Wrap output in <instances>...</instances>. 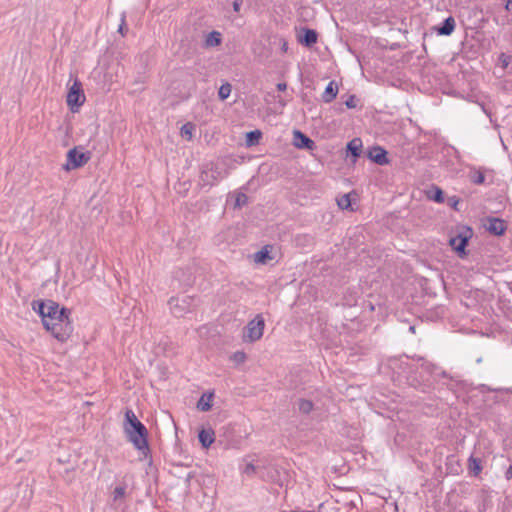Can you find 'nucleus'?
I'll return each mask as SVG.
<instances>
[{"label":"nucleus","instance_id":"6e6552de","mask_svg":"<svg viewBox=\"0 0 512 512\" xmlns=\"http://www.w3.org/2000/svg\"><path fill=\"white\" fill-rule=\"evenodd\" d=\"M66 101L72 111H75L74 107H80L85 102V95L79 80H75L70 87Z\"/></svg>","mask_w":512,"mask_h":512},{"label":"nucleus","instance_id":"a211bd4d","mask_svg":"<svg viewBox=\"0 0 512 512\" xmlns=\"http://www.w3.org/2000/svg\"><path fill=\"white\" fill-rule=\"evenodd\" d=\"M455 29V20L452 16L447 17L440 26L436 28L439 35L449 36Z\"/></svg>","mask_w":512,"mask_h":512},{"label":"nucleus","instance_id":"f8f14e48","mask_svg":"<svg viewBox=\"0 0 512 512\" xmlns=\"http://www.w3.org/2000/svg\"><path fill=\"white\" fill-rule=\"evenodd\" d=\"M488 225L486 226L487 231L495 236H502L507 230L506 222L501 218L489 217L487 219Z\"/></svg>","mask_w":512,"mask_h":512},{"label":"nucleus","instance_id":"1a4fd4ad","mask_svg":"<svg viewBox=\"0 0 512 512\" xmlns=\"http://www.w3.org/2000/svg\"><path fill=\"white\" fill-rule=\"evenodd\" d=\"M471 233L472 230L468 228L465 233H458L456 236L451 237L449 240L450 246L455 252L458 253L460 257L466 255L465 248L468 245Z\"/></svg>","mask_w":512,"mask_h":512},{"label":"nucleus","instance_id":"a878e982","mask_svg":"<svg viewBox=\"0 0 512 512\" xmlns=\"http://www.w3.org/2000/svg\"><path fill=\"white\" fill-rule=\"evenodd\" d=\"M298 409L302 414H309L313 409V403L308 399H299Z\"/></svg>","mask_w":512,"mask_h":512},{"label":"nucleus","instance_id":"a18cd8bd","mask_svg":"<svg viewBox=\"0 0 512 512\" xmlns=\"http://www.w3.org/2000/svg\"><path fill=\"white\" fill-rule=\"evenodd\" d=\"M409 329H410V331H414L415 328H414V326H410Z\"/></svg>","mask_w":512,"mask_h":512},{"label":"nucleus","instance_id":"b1692460","mask_svg":"<svg viewBox=\"0 0 512 512\" xmlns=\"http://www.w3.org/2000/svg\"><path fill=\"white\" fill-rule=\"evenodd\" d=\"M469 179L473 184L481 185L485 182V175L480 169H474L469 173Z\"/></svg>","mask_w":512,"mask_h":512},{"label":"nucleus","instance_id":"aec40b11","mask_svg":"<svg viewBox=\"0 0 512 512\" xmlns=\"http://www.w3.org/2000/svg\"><path fill=\"white\" fill-rule=\"evenodd\" d=\"M337 93H338L337 84L334 81H330L322 94V100L325 103H330L336 98Z\"/></svg>","mask_w":512,"mask_h":512},{"label":"nucleus","instance_id":"bb28decb","mask_svg":"<svg viewBox=\"0 0 512 512\" xmlns=\"http://www.w3.org/2000/svg\"><path fill=\"white\" fill-rule=\"evenodd\" d=\"M254 259L256 262L262 264H265L268 259H271L270 251L267 249V246L256 252Z\"/></svg>","mask_w":512,"mask_h":512},{"label":"nucleus","instance_id":"4468645a","mask_svg":"<svg viewBox=\"0 0 512 512\" xmlns=\"http://www.w3.org/2000/svg\"><path fill=\"white\" fill-rule=\"evenodd\" d=\"M111 499L114 503H123L128 495V483L126 479L119 481L111 491Z\"/></svg>","mask_w":512,"mask_h":512},{"label":"nucleus","instance_id":"c9c22d12","mask_svg":"<svg viewBox=\"0 0 512 512\" xmlns=\"http://www.w3.org/2000/svg\"><path fill=\"white\" fill-rule=\"evenodd\" d=\"M287 88V84L285 82H280L277 84L278 91H285Z\"/></svg>","mask_w":512,"mask_h":512},{"label":"nucleus","instance_id":"79ce46f5","mask_svg":"<svg viewBox=\"0 0 512 512\" xmlns=\"http://www.w3.org/2000/svg\"><path fill=\"white\" fill-rule=\"evenodd\" d=\"M458 201L455 200V201H452V204H453V207H455L457 205Z\"/></svg>","mask_w":512,"mask_h":512},{"label":"nucleus","instance_id":"c85d7f7f","mask_svg":"<svg viewBox=\"0 0 512 512\" xmlns=\"http://www.w3.org/2000/svg\"><path fill=\"white\" fill-rule=\"evenodd\" d=\"M248 203V196L245 193L239 192L235 197V208H242Z\"/></svg>","mask_w":512,"mask_h":512},{"label":"nucleus","instance_id":"72a5a7b5","mask_svg":"<svg viewBox=\"0 0 512 512\" xmlns=\"http://www.w3.org/2000/svg\"><path fill=\"white\" fill-rule=\"evenodd\" d=\"M357 99L355 95H350L349 98L345 101V105L348 109H353L357 105Z\"/></svg>","mask_w":512,"mask_h":512},{"label":"nucleus","instance_id":"39448f33","mask_svg":"<svg viewBox=\"0 0 512 512\" xmlns=\"http://www.w3.org/2000/svg\"><path fill=\"white\" fill-rule=\"evenodd\" d=\"M199 178L202 187H212L222 179V174L213 162H207L202 165Z\"/></svg>","mask_w":512,"mask_h":512},{"label":"nucleus","instance_id":"4be33fe9","mask_svg":"<svg viewBox=\"0 0 512 512\" xmlns=\"http://www.w3.org/2000/svg\"><path fill=\"white\" fill-rule=\"evenodd\" d=\"M468 470L474 476H477L482 471L481 460L471 455L468 459Z\"/></svg>","mask_w":512,"mask_h":512},{"label":"nucleus","instance_id":"ddd939ff","mask_svg":"<svg viewBox=\"0 0 512 512\" xmlns=\"http://www.w3.org/2000/svg\"><path fill=\"white\" fill-rule=\"evenodd\" d=\"M367 156L372 162L378 165H386L389 163L387 151L380 146H374L370 148L367 153Z\"/></svg>","mask_w":512,"mask_h":512},{"label":"nucleus","instance_id":"f03ea898","mask_svg":"<svg viewBox=\"0 0 512 512\" xmlns=\"http://www.w3.org/2000/svg\"><path fill=\"white\" fill-rule=\"evenodd\" d=\"M124 432L128 440L141 452L144 457L150 453L148 444V431L145 425L138 420L132 409L125 412Z\"/></svg>","mask_w":512,"mask_h":512},{"label":"nucleus","instance_id":"9d476101","mask_svg":"<svg viewBox=\"0 0 512 512\" xmlns=\"http://www.w3.org/2000/svg\"><path fill=\"white\" fill-rule=\"evenodd\" d=\"M171 313L176 317H182L190 312V302L188 297L182 299L178 297H171L168 301Z\"/></svg>","mask_w":512,"mask_h":512},{"label":"nucleus","instance_id":"4c0bfd02","mask_svg":"<svg viewBox=\"0 0 512 512\" xmlns=\"http://www.w3.org/2000/svg\"><path fill=\"white\" fill-rule=\"evenodd\" d=\"M250 470H251V471H253V470H254V466H253L252 464H248V465L246 466V469H245V471H246V472H249Z\"/></svg>","mask_w":512,"mask_h":512},{"label":"nucleus","instance_id":"423d86ee","mask_svg":"<svg viewBox=\"0 0 512 512\" xmlns=\"http://www.w3.org/2000/svg\"><path fill=\"white\" fill-rule=\"evenodd\" d=\"M91 159L90 152H79L76 147L67 152L66 163L63 169L66 171L74 170L85 165Z\"/></svg>","mask_w":512,"mask_h":512},{"label":"nucleus","instance_id":"cd10ccee","mask_svg":"<svg viewBox=\"0 0 512 512\" xmlns=\"http://www.w3.org/2000/svg\"><path fill=\"white\" fill-rule=\"evenodd\" d=\"M231 91H232V86L230 83L228 82H225L223 83L220 88H219V91H218V97L220 100H226L230 94H231Z\"/></svg>","mask_w":512,"mask_h":512},{"label":"nucleus","instance_id":"2f4dec72","mask_svg":"<svg viewBox=\"0 0 512 512\" xmlns=\"http://www.w3.org/2000/svg\"><path fill=\"white\" fill-rule=\"evenodd\" d=\"M232 359L237 364L243 363L246 359V354L243 351H236L232 355Z\"/></svg>","mask_w":512,"mask_h":512},{"label":"nucleus","instance_id":"5701e85b","mask_svg":"<svg viewBox=\"0 0 512 512\" xmlns=\"http://www.w3.org/2000/svg\"><path fill=\"white\" fill-rule=\"evenodd\" d=\"M427 196L429 199H431L437 203L444 202V193H443L442 189H440L437 186H432V188H431V190H429Z\"/></svg>","mask_w":512,"mask_h":512},{"label":"nucleus","instance_id":"9b49d317","mask_svg":"<svg viewBox=\"0 0 512 512\" xmlns=\"http://www.w3.org/2000/svg\"><path fill=\"white\" fill-rule=\"evenodd\" d=\"M293 145L298 149L312 150L315 147V142L300 130H294Z\"/></svg>","mask_w":512,"mask_h":512},{"label":"nucleus","instance_id":"393cba45","mask_svg":"<svg viewBox=\"0 0 512 512\" xmlns=\"http://www.w3.org/2000/svg\"><path fill=\"white\" fill-rule=\"evenodd\" d=\"M262 133L260 130H253L246 134V143L248 146H253L258 143Z\"/></svg>","mask_w":512,"mask_h":512},{"label":"nucleus","instance_id":"6ab92c4d","mask_svg":"<svg viewBox=\"0 0 512 512\" xmlns=\"http://www.w3.org/2000/svg\"><path fill=\"white\" fill-rule=\"evenodd\" d=\"M214 431L209 429H201L198 434L199 442L201 443L202 447L208 448L211 446V444L214 442L215 438Z\"/></svg>","mask_w":512,"mask_h":512},{"label":"nucleus","instance_id":"7c9ffc66","mask_svg":"<svg viewBox=\"0 0 512 512\" xmlns=\"http://www.w3.org/2000/svg\"><path fill=\"white\" fill-rule=\"evenodd\" d=\"M118 32L122 36H125L126 33L128 32V27H127V24H126V12H122L121 13V18H120V24H119V27H118Z\"/></svg>","mask_w":512,"mask_h":512},{"label":"nucleus","instance_id":"ea45409f","mask_svg":"<svg viewBox=\"0 0 512 512\" xmlns=\"http://www.w3.org/2000/svg\"><path fill=\"white\" fill-rule=\"evenodd\" d=\"M186 282H187V285H190L192 283L191 277H189Z\"/></svg>","mask_w":512,"mask_h":512},{"label":"nucleus","instance_id":"c756f323","mask_svg":"<svg viewBox=\"0 0 512 512\" xmlns=\"http://www.w3.org/2000/svg\"><path fill=\"white\" fill-rule=\"evenodd\" d=\"M337 204H338L339 208L342 209V210H346V209L350 208V206H351L350 195L349 194L342 195L337 200Z\"/></svg>","mask_w":512,"mask_h":512},{"label":"nucleus","instance_id":"f3484780","mask_svg":"<svg viewBox=\"0 0 512 512\" xmlns=\"http://www.w3.org/2000/svg\"><path fill=\"white\" fill-rule=\"evenodd\" d=\"M222 43V34L213 30L205 36L202 46L206 49L215 48Z\"/></svg>","mask_w":512,"mask_h":512},{"label":"nucleus","instance_id":"7ed1b4c3","mask_svg":"<svg viewBox=\"0 0 512 512\" xmlns=\"http://www.w3.org/2000/svg\"><path fill=\"white\" fill-rule=\"evenodd\" d=\"M264 328L265 320L261 314H257L245 327L243 341L252 343L261 339Z\"/></svg>","mask_w":512,"mask_h":512},{"label":"nucleus","instance_id":"473e14b6","mask_svg":"<svg viewBox=\"0 0 512 512\" xmlns=\"http://www.w3.org/2000/svg\"><path fill=\"white\" fill-rule=\"evenodd\" d=\"M192 130L193 125H191L190 123H186L181 127V134L183 136H188V138L190 139L192 137Z\"/></svg>","mask_w":512,"mask_h":512},{"label":"nucleus","instance_id":"58836bf2","mask_svg":"<svg viewBox=\"0 0 512 512\" xmlns=\"http://www.w3.org/2000/svg\"><path fill=\"white\" fill-rule=\"evenodd\" d=\"M507 477L509 478V475H512V467L510 466L507 473H506Z\"/></svg>","mask_w":512,"mask_h":512},{"label":"nucleus","instance_id":"c03bdc74","mask_svg":"<svg viewBox=\"0 0 512 512\" xmlns=\"http://www.w3.org/2000/svg\"><path fill=\"white\" fill-rule=\"evenodd\" d=\"M299 512H315V511L302 510V511H299Z\"/></svg>","mask_w":512,"mask_h":512},{"label":"nucleus","instance_id":"dca6fc26","mask_svg":"<svg viewBox=\"0 0 512 512\" xmlns=\"http://www.w3.org/2000/svg\"><path fill=\"white\" fill-rule=\"evenodd\" d=\"M318 34L315 30L302 28V34L299 35L298 41L306 47H311L317 42Z\"/></svg>","mask_w":512,"mask_h":512},{"label":"nucleus","instance_id":"f704fd0d","mask_svg":"<svg viewBox=\"0 0 512 512\" xmlns=\"http://www.w3.org/2000/svg\"><path fill=\"white\" fill-rule=\"evenodd\" d=\"M241 5H242V0H235L233 2V10L235 12H239Z\"/></svg>","mask_w":512,"mask_h":512},{"label":"nucleus","instance_id":"20e7f679","mask_svg":"<svg viewBox=\"0 0 512 512\" xmlns=\"http://www.w3.org/2000/svg\"><path fill=\"white\" fill-rule=\"evenodd\" d=\"M388 369L391 370V381L399 384L408 380V374L411 369L407 361L400 358H392L389 360Z\"/></svg>","mask_w":512,"mask_h":512},{"label":"nucleus","instance_id":"f257e3e1","mask_svg":"<svg viewBox=\"0 0 512 512\" xmlns=\"http://www.w3.org/2000/svg\"><path fill=\"white\" fill-rule=\"evenodd\" d=\"M33 309L41 317L44 327L60 342H65L73 333L70 320L71 311L53 300H40L33 303Z\"/></svg>","mask_w":512,"mask_h":512},{"label":"nucleus","instance_id":"2eb2a0df","mask_svg":"<svg viewBox=\"0 0 512 512\" xmlns=\"http://www.w3.org/2000/svg\"><path fill=\"white\" fill-rule=\"evenodd\" d=\"M215 396L214 390H208L204 392L197 402V409L202 412L209 411L213 406V399Z\"/></svg>","mask_w":512,"mask_h":512},{"label":"nucleus","instance_id":"412c9836","mask_svg":"<svg viewBox=\"0 0 512 512\" xmlns=\"http://www.w3.org/2000/svg\"><path fill=\"white\" fill-rule=\"evenodd\" d=\"M362 141L360 138H354L347 144V153L350 154L354 161L361 155Z\"/></svg>","mask_w":512,"mask_h":512},{"label":"nucleus","instance_id":"0eeeda50","mask_svg":"<svg viewBox=\"0 0 512 512\" xmlns=\"http://www.w3.org/2000/svg\"><path fill=\"white\" fill-rule=\"evenodd\" d=\"M419 360L422 361L421 368L422 370L430 375L432 377L433 381H437L440 378L448 379L449 381H453L456 384H460L458 380L455 379V377L447 374L445 370H443L440 366L436 365L435 363H432L428 360H426L423 357H420Z\"/></svg>","mask_w":512,"mask_h":512},{"label":"nucleus","instance_id":"a19ab883","mask_svg":"<svg viewBox=\"0 0 512 512\" xmlns=\"http://www.w3.org/2000/svg\"><path fill=\"white\" fill-rule=\"evenodd\" d=\"M458 201L455 200V201H452V204H453V207H455L457 205Z\"/></svg>","mask_w":512,"mask_h":512},{"label":"nucleus","instance_id":"37998d69","mask_svg":"<svg viewBox=\"0 0 512 512\" xmlns=\"http://www.w3.org/2000/svg\"><path fill=\"white\" fill-rule=\"evenodd\" d=\"M286 49H287V44H286V43H284V45H283V50H286Z\"/></svg>","mask_w":512,"mask_h":512},{"label":"nucleus","instance_id":"e433bc0d","mask_svg":"<svg viewBox=\"0 0 512 512\" xmlns=\"http://www.w3.org/2000/svg\"><path fill=\"white\" fill-rule=\"evenodd\" d=\"M505 9L507 11H510L512 9V0H507L506 5H505Z\"/></svg>","mask_w":512,"mask_h":512}]
</instances>
